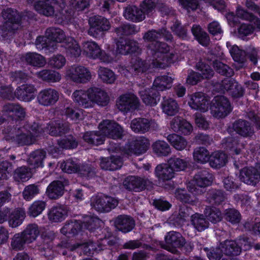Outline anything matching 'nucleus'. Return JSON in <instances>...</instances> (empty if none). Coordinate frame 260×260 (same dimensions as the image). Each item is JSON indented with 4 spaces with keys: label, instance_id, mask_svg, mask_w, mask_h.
Here are the masks:
<instances>
[{
    "label": "nucleus",
    "instance_id": "72a5a7b5",
    "mask_svg": "<svg viewBox=\"0 0 260 260\" xmlns=\"http://www.w3.org/2000/svg\"><path fill=\"white\" fill-rule=\"evenodd\" d=\"M191 214V209L185 205L181 206L178 212L174 213L171 218L176 226H181L186 221Z\"/></svg>",
    "mask_w": 260,
    "mask_h": 260
},
{
    "label": "nucleus",
    "instance_id": "412c9836",
    "mask_svg": "<svg viewBox=\"0 0 260 260\" xmlns=\"http://www.w3.org/2000/svg\"><path fill=\"white\" fill-rule=\"evenodd\" d=\"M150 146L149 141L145 137H142L136 140L131 142L127 146L126 149L129 154H136L137 155L144 153Z\"/></svg>",
    "mask_w": 260,
    "mask_h": 260
},
{
    "label": "nucleus",
    "instance_id": "2eb2a0df",
    "mask_svg": "<svg viewBox=\"0 0 260 260\" xmlns=\"http://www.w3.org/2000/svg\"><path fill=\"white\" fill-rule=\"evenodd\" d=\"M59 97V92L56 90L48 88L40 91L37 95V100L40 105L49 107L55 105Z\"/></svg>",
    "mask_w": 260,
    "mask_h": 260
},
{
    "label": "nucleus",
    "instance_id": "338daca9",
    "mask_svg": "<svg viewBox=\"0 0 260 260\" xmlns=\"http://www.w3.org/2000/svg\"><path fill=\"white\" fill-rule=\"evenodd\" d=\"M204 213L207 219L214 223L219 222L222 218L220 210L215 207H206Z\"/></svg>",
    "mask_w": 260,
    "mask_h": 260
},
{
    "label": "nucleus",
    "instance_id": "79ce46f5",
    "mask_svg": "<svg viewBox=\"0 0 260 260\" xmlns=\"http://www.w3.org/2000/svg\"><path fill=\"white\" fill-rule=\"evenodd\" d=\"M139 93L142 100L146 105L150 106L156 105V99L159 96V92L156 91L153 87L142 90Z\"/></svg>",
    "mask_w": 260,
    "mask_h": 260
},
{
    "label": "nucleus",
    "instance_id": "f03ea898",
    "mask_svg": "<svg viewBox=\"0 0 260 260\" xmlns=\"http://www.w3.org/2000/svg\"><path fill=\"white\" fill-rule=\"evenodd\" d=\"M2 16L5 21L0 27V36L6 38L19 28L21 16L16 10L12 8L4 9Z\"/></svg>",
    "mask_w": 260,
    "mask_h": 260
},
{
    "label": "nucleus",
    "instance_id": "e433bc0d",
    "mask_svg": "<svg viewBox=\"0 0 260 260\" xmlns=\"http://www.w3.org/2000/svg\"><path fill=\"white\" fill-rule=\"evenodd\" d=\"M174 79L168 75L157 77L154 80L152 87L156 91H164L170 89Z\"/></svg>",
    "mask_w": 260,
    "mask_h": 260
},
{
    "label": "nucleus",
    "instance_id": "4d7b16f0",
    "mask_svg": "<svg viewBox=\"0 0 260 260\" xmlns=\"http://www.w3.org/2000/svg\"><path fill=\"white\" fill-rule=\"evenodd\" d=\"M139 31V28L134 24H122L115 28L114 32L118 37L135 34Z\"/></svg>",
    "mask_w": 260,
    "mask_h": 260
},
{
    "label": "nucleus",
    "instance_id": "4c0bfd02",
    "mask_svg": "<svg viewBox=\"0 0 260 260\" xmlns=\"http://www.w3.org/2000/svg\"><path fill=\"white\" fill-rule=\"evenodd\" d=\"M22 60L33 67L42 68L46 63L45 58L37 53H27L22 57Z\"/></svg>",
    "mask_w": 260,
    "mask_h": 260
},
{
    "label": "nucleus",
    "instance_id": "6ab92c4d",
    "mask_svg": "<svg viewBox=\"0 0 260 260\" xmlns=\"http://www.w3.org/2000/svg\"><path fill=\"white\" fill-rule=\"evenodd\" d=\"M161 37L168 42H171L173 38L171 32L166 28L162 27L158 30L152 29L148 30L144 34L143 39L145 42L150 43L158 41L157 40Z\"/></svg>",
    "mask_w": 260,
    "mask_h": 260
},
{
    "label": "nucleus",
    "instance_id": "dca6fc26",
    "mask_svg": "<svg viewBox=\"0 0 260 260\" xmlns=\"http://www.w3.org/2000/svg\"><path fill=\"white\" fill-rule=\"evenodd\" d=\"M70 126L68 122L63 120H55L51 121L45 127L46 132L51 136H62L69 131Z\"/></svg>",
    "mask_w": 260,
    "mask_h": 260
},
{
    "label": "nucleus",
    "instance_id": "423d86ee",
    "mask_svg": "<svg viewBox=\"0 0 260 260\" xmlns=\"http://www.w3.org/2000/svg\"><path fill=\"white\" fill-rule=\"evenodd\" d=\"M64 0H42L34 5V8L39 14L46 16H51L56 11H60L65 8Z\"/></svg>",
    "mask_w": 260,
    "mask_h": 260
},
{
    "label": "nucleus",
    "instance_id": "a18cd8bd",
    "mask_svg": "<svg viewBox=\"0 0 260 260\" xmlns=\"http://www.w3.org/2000/svg\"><path fill=\"white\" fill-rule=\"evenodd\" d=\"M64 47L67 55L71 57H79L81 53V48L78 43L71 37H68L64 42Z\"/></svg>",
    "mask_w": 260,
    "mask_h": 260
},
{
    "label": "nucleus",
    "instance_id": "49530a36",
    "mask_svg": "<svg viewBox=\"0 0 260 260\" xmlns=\"http://www.w3.org/2000/svg\"><path fill=\"white\" fill-rule=\"evenodd\" d=\"M204 250L206 252L207 256L209 260H232L231 258L222 257L224 254L221 243L216 247L204 248Z\"/></svg>",
    "mask_w": 260,
    "mask_h": 260
},
{
    "label": "nucleus",
    "instance_id": "1a4fd4ad",
    "mask_svg": "<svg viewBox=\"0 0 260 260\" xmlns=\"http://www.w3.org/2000/svg\"><path fill=\"white\" fill-rule=\"evenodd\" d=\"M118 204V201L114 198L107 196H98L91 198L90 205L98 212H108L114 209Z\"/></svg>",
    "mask_w": 260,
    "mask_h": 260
},
{
    "label": "nucleus",
    "instance_id": "09e8293b",
    "mask_svg": "<svg viewBox=\"0 0 260 260\" xmlns=\"http://www.w3.org/2000/svg\"><path fill=\"white\" fill-rule=\"evenodd\" d=\"M83 139L87 143L95 145L103 144L105 141L103 135L101 131L87 132L83 135Z\"/></svg>",
    "mask_w": 260,
    "mask_h": 260
},
{
    "label": "nucleus",
    "instance_id": "393cba45",
    "mask_svg": "<svg viewBox=\"0 0 260 260\" xmlns=\"http://www.w3.org/2000/svg\"><path fill=\"white\" fill-rule=\"evenodd\" d=\"M116 228L123 233H127L135 226V221L133 217L127 215H118L114 220Z\"/></svg>",
    "mask_w": 260,
    "mask_h": 260
},
{
    "label": "nucleus",
    "instance_id": "bf43d9fd",
    "mask_svg": "<svg viewBox=\"0 0 260 260\" xmlns=\"http://www.w3.org/2000/svg\"><path fill=\"white\" fill-rule=\"evenodd\" d=\"M81 225L80 222L76 220L67 222L61 228V232L64 235L74 236L78 234L81 230Z\"/></svg>",
    "mask_w": 260,
    "mask_h": 260
},
{
    "label": "nucleus",
    "instance_id": "f8f14e48",
    "mask_svg": "<svg viewBox=\"0 0 260 260\" xmlns=\"http://www.w3.org/2000/svg\"><path fill=\"white\" fill-rule=\"evenodd\" d=\"M67 75L74 82L86 83L91 79L89 70L82 66H73L67 71Z\"/></svg>",
    "mask_w": 260,
    "mask_h": 260
},
{
    "label": "nucleus",
    "instance_id": "58836bf2",
    "mask_svg": "<svg viewBox=\"0 0 260 260\" xmlns=\"http://www.w3.org/2000/svg\"><path fill=\"white\" fill-rule=\"evenodd\" d=\"M233 129L237 134L244 137L250 136L253 133V130L249 122L239 119L233 123Z\"/></svg>",
    "mask_w": 260,
    "mask_h": 260
},
{
    "label": "nucleus",
    "instance_id": "473e14b6",
    "mask_svg": "<svg viewBox=\"0 0 260 260\" xmlns=\"http://www.w3.org/2000/svg\"><path fill=\"white\" fill-rule=\"evenodd\" d=\"M83 47L84 51L86 52L89 57L93 59L99 58L105 61L104 58L105 52L102 51L100 46L95 42L87 41L84 42Z\"/></svg>",
    "mask_w": 260,
    "mask_h": 260
},
{
    "label": "nucleus",
    "instance_id": "a878e982",
    "mask_svg": "<svg viewBox=\"0 0 260 260\" xmlns=\"http://www.w3.org/2000/svg\"><path fill=\"white\" fill-rule=\"evenodd\" d=\"M88 94L91 106L93 103L101 106L106 105L109 102V97L107 93L100 88L93 87L88 89Z\"/></svg>",
    "mask_w": 260,
    "mask_h": 260
},
{
    "label": "nucleus",
    "instance_id": "f704fd0d",
    "mask_svg": "<svg viewBox=\"0 0 260 260\" xmlns=\"http://www.w3.org/2000/svg\"><path fill=\"white\" fill-rule=\"evenodd\" d=\"M221 247H222L224 254L229 258L239 255L241 252V248L236 241L225 240L221 242Z\"/></svg>",
    "mask_w": 260,
    "mask_h": 260
},
{
    "label": "nucleus",
    "instance_id": "20e7f679",
    "mask_svg": "<svg viewBox=\"0 0 260 260\" xmlns=\"http://www.w3.org/2000/svg\"><path fill=\"white\" fill-rule=\"evenodd\" d=\"M57 248L58 253L63 255H67L69 252L81 248L84 254L91 256L94 251H96L97 249L95 243H93L91 241L83 243H76L73 245H71L67 242L62 241L57 244Z\"/></svg>",
    "mask_w": 260,
    "mask_h": 260
},
{
    "label": "nucleus",
    "instance_id": "9b49d317",
    "mask_svg": "<svg viewBox=\"0 0 260 260\" xmlns=\"http://www.w3.org/2000/svg\"><path fill=\"white\" fill-rule=\"evenodd\" d=\"M123 185L125 188L129 191L140 192L151 187L152 183L147 178L129 176L124 179Z\"/></svg>",
    "mask_w": 260,
    "mask_h": 260
},
{
    "label": "nucleus",
    "instance_id": "2f4dec72",
    "mask_svg": "<svg viewBox=\"0 0 260 260\" xmlns=\"http://www.w3.org/2000/svg\"><path fill=\"white\" fill-rule=\"evenodd\" d=\"M122 164L123 161L120 156L112 155L110 157L102 158L100 166L102 169L114 171L120 168Z\"/></svg>",
    "mask_w": 260,
    "mask_h": 260
},
{
    "label": "nucleus",
    "instance_id": "5701e85b",
    "mask_svg": "<svg viewBox=\"0 0 260 260\" xmlns=\"http://www.w3.org/2000/svg\"><path fill=\"white\" fill-rule=\"evenodd\" d=\"M4 115L11 117L13 119H22L25 115V110L19 104L9 103L4 106Z\"/></svg>",
    "mask_w": 260,
    "mask_h": 260
},
{
    "label": "nucleus",
    "instance_id": "39448f33",
    "mask_svg": "<svg viewBox=\"0 0 260 260\" xmlns=\"http://www.w3.org/2000/svg\"><path fill=\"white\" fill-rule=\"evenodd\" d=\"M212 181V174L207 170H203L194 175L193 182H189L187 185V188L189 192L194 195L201 194L203 192L197 188L195 185L201 188H205L210 185Z\"/></svg>",
    "mask_w": 260,
    "mask_h": 260
},
{
    "label": "nucleus",
    "instance_id": "774afa93",
    "mask_svg": "<svg viewBox=\"0 0 260 260\" xmlns=\"http://www.w3.org/2000/svg\"><path fill=\"white\" fill-rule=\"evenodd\" d=\"M46 203L43 201H36L30 206L28 210V215L36 217L40 215L45 209Z\"/></svg>",
    "mask_w": 260,
    "mask_h": 260
},
{
    "label": "nucleus",
    "instance_id": "aec40b11",
    "mask_svg": "<svg viewBox=\"0 0 260 260\" xmlns=\"http://www.w3.org/2000/svg\"><path fill=\"white\" fill-rule=\"evenodd\" d=\"M188 104L191 109L204 112L208 110L209 102L202 92H196L189 96Z\"/></svg>",
    "mask_w": 260,
    "mask_h": 260
},
{
    "label": "nucleus",
    "instance_id": "b1692460",
    "mask_svg": "<svg viewBox=\"0 0 260 260\" xmlns=\"http://www.w3.org/2000/svg\"><path fill=\"white\" fill-rule=\"evenodd\" d=\"M171 128L175 132L188 135L192 132L191 124L181 117H175L170 122Z\"/></svg>",
    "mask_w": 260,
    "mask_h": 260
},
{
    "label": "nucleus",
    "instance_id": "603ef678",
    "mask_svg": "<svg viewBox=\"0 0 260 260\" xmlns=\"http://www.w3.org/2000/svg\"><path fill=\"white\" fill-rule=\"evenodd\" d=\"M209 164L211 167L219 168L227 162V156L222 152H215L210 155Z\"/></svg>",
    "mask_w": 260,
    "mask_h": 260
},
{
    "label": "nucleus",
    "instance_id": "8fccbe9b",
    "mask_svg": "<svg viewBox=\"0 0 260 260\" xmlns=\"http://www.w3.org/2000/svg\"><path fill=\"white\" fill-rule=\"evenodd\" d=\"M21 233L25 237V240H27V243H31L39 236L40 230L37 224L30 223L28 224Z\"/></svg>",
    "mask_w": 260,
    "mask_h": 260
},
{
    "label": "nucleus",
    "instance_id": "bb28decb",
    "mask_svg": "<svg viewBox=\"0 0 260 260\" xmlns=\"http://www.w3.org/2000/svg\"><path fill=\"white\" fill-rule=\"evenodd\" d=\"M240 179L244 183L251 185H255L259 180V174L256 169L244 168L240 171Z\"/></svg>",
    "mask_w": 260,
    "mask_h": 260
},
{
    "label": "nucleus",
    "instance_id": "0e129e2a",
    "mask_svg": "<svg viewBox=\"0 0 260 260\" xmlns=\"http://www.w3.org/2000/svg\"><path fill=\"white\" fill-rule=\"evenodd\" d=\"M154 152L158 156H167L171 153V149L168 144L164 141H157L152 145Z\"/></svg>",
    "mask_w": 260,
    "mask_h": 260
},
{
    "label": "nucleus",
    "instance_id": "c756f323",
    "mask_svg": "<svg viewBox=\"0 0 260 260\" xmlns=\"http://www.w3.org/2000/svg\"><path fill=\"white\" fill-rule=\"evenodd\" d=\"M117 52L120 54L126 55L130 53H134L139 49L137 41L127 39L119 41L116 43Z\"/></svg>",
    "mask_w": 260,
    "mask_h": 260
},
{
    "label": "nucleus",
    "instance_id": "4468645a",
    "mask_svg": "<svg viewBox=\"0 0 260 260\" xmlns=\"http://www.w3.org/2000/svg\"><path fill=\"white\" fill-rule=\"evenodd\" d=\"M131 127L135 133L144 134L151 129L156 130L158 128V124L152 119L138 118L131 121Z\"/></svg>",
    "mask_w": 260,
    "mask_h": 260
},
{
    "label": "nucleus",
    "instance_id": "13d9d810",
    "mask_svg": "<svg viewBox=\"0 0 260 260\" xmlns=\"http://www.w3.org/2000/svg\"><path fill=\"white\" fill-rule=\"evenodd\" d=\"M163 112L169 116H173L178 112V105L172 99H164L161 103Z\"/></svg>",
    "mask_w": 260,
    "mask_h": 260
},
{
    "label": "nucleus",
    "instance_id": "69168bd1",
    "mask_svg": "<svg viewBox=\"0 0 260 260\" xmlns=\"http://www.w3.org/2000/svg\"><path fill=\"white\" fill-rule=\"evenodd\" d=\"M210 153L207 149L203 147H197L193 152L194 160L201 164H205L210 159Z\"/></svg>",
    "mask_w": 260,
    "mask_h": 260
},
{
    "label": "nucleus",
    "instance_id": "f3484780",
    "mask_svg": "<svg viewBox=\"0 0 260 260\" xmlns=\"http://www.w3.org/2000/svg\"><path fill=\"white\" fill-rule=\"evenodd\" d=\"M146 48L148 53L152 55L151 62L159 60L170 51V46L167 43L158 41L148 43Z\"/></svg>",
    "mask_w": 260,
    "mask_h": 260
},
{
    "label": "nucleus",
    "instance_id": "de8ad7c7",
    "mask_svg": "<svg viewBox=\"0 0 260 260\" xmlns=\"http://www.w3.org/2000/svg\"><path fill=\"white\" fill-rule=\"evenodd\" d=\"M9 224L12 228L20 225L25 217V212L23 209L17 208L10 213Z\"/></svg>",
    "mask_w": 260,
    "mask_h": 260
},
{
    "label": "nucleus",
    "instance_id": "3c124183",
    "mask_svg": "<svg viewBox=\"0 0 260 260\" xmlns=\"http://www.w3.org/2000/svg\"><path fill=\"white\" fill-rule=\"evenodd\" d=\"M167 139L171 145L177 150L181 151L184 149L187 145L186 140L182 136L176 134L169 135Z\"/></svg>",
    "mask_w": 260,
    "mask_h": 260
},
{
    "label": "nucleus",
    "instance_id": "e2e57ef3",
    "mask_svg": "<svg viewBox=\"0 0 260 260\" xmlns=\"http://www.w3.org/2000/svg\"><path fill=\"white\" fill-rule=\"evenodd\" d=\"M98 73L99 78L104 83L112 84L116 80V76L114 72L108 68L100 67Z\"/></svg>",
    "mask_w": 260,
    "mask_h": 260
},
{
    "label": "nucleus",
    "instance_id": "7ed1b4c3",
    "mask_svg": "<svg viewBox=\"0 0 260 260\" xmlns=\"http://www.w3.org/2000/svg\"><path fill=\"white\" fill-rule=\"evenodd\" d=\"M165 243H159L160 247L167 251L176 254H178V249L182 248L186 244L185 238L181 233L175 231L168 232L165 238Z\"/></svg>",
    "mask_w": 260,
    "mask_h": 260
},
{
    "label": "nucleus",
    "instance_id": "6e6d98bb",
    "mask_svg": "<svg viewBox=\"0 0 260 260\" xmlns=\"http://www.w3.org/2000/svg\"><path fill=\"white\" fill-rule=\"evenodd\" d=\"M38 77L48 82H57L61 79V75L57 72L50 70H43L37 74Z\"/></svg>",
    "mask_w": 260,
    "mask_h": 260
},
{
    "label": "nucleus",
    "instance_id": "cd10ccee",
    "mask_svg": "<svg viewBox=\"0 0 260 260\" xmlns=\"http://www.w3.org/2000/svg\"><path fill=\"white\" fill-rule=\"evenodd\" d=\"M151 67H152L151 62H147L139 57H135L131 59L128 68L129 72L132 74L139 75L146 72Z\"/></svg>",
    "mask_w": 260,
    "mask_h": 260
},
{
    "label": "nucleus",
    "instance_id": "ddd939ff",
    "mask_svg": "<svg viewBox=\"0 0 260 260\" xmlns=\"http://www.w3.org/2000/svg\"><path fill=\"white\" fill-rule=\"evenodd\" d=\"M10 137L13 141L20 145H30L35 141V138L30 134V132L27 129V126L24 125L15 127L12 129Z\"/></svg>",
    "mask_w": 260,
    "mask_h": 260
},
{
    "label": "nucleus",
    "instance_id": "c03bdc74",
    "mask_svg": "<svg viewBox=\"0 0 260 260\" xmlns=\"http://www.w3.org/2000/svg\"><path fill=\"white\" fill-rule=\"evenodd\" d=\"M177 59V55L171 53L164 54L159 60L151 62L152 68L165 69L172 63H173Z\"/></svg>",
    "mask_w": 260,
    "mask_h": 260
},
{
    "label": "nucleus",
    "instance_id": "5fc2aeb1",
    "mask_svg": "<svg viewBox=\"0 0 260 260\" xmlns=\"http://www.w3.org/2000/svg\"><path fill=\"white\" fill-rule=\"evenodd\" d=\"M222 145L227 150L230 151L233 155L239 154L241 152V147H243L242 144H239L237 140L232 137L224 139Z\"/></svg>",
    "mask_w": 260,
    "mask_h": 260
},
{
    "label": "nucleus",
    "instance_id": "6e6552de",
    "mask_svg": "<svg viewBox=\"0 0 260 260\" xmlns=\"http://www.w3.org/2000/svg\"><path fill=\"white\" fill-rule=\"evenodd\" d=\"M88 21L90 25L88 34L95 38L100 37L103 32L108 31L111 27L109 20L101 16L91 17Z\"/></svg>",
    "mask_w": 260,
    "mask_h": 260
},
{
    "label": "nucleus",
    "instance_id": "052dcab7",
    "mask_svg": "<svg viewBox=\"0 0 260 260\" xmlns=\"http://www.w3.org/2000/svg\"><path fill=\"white\" fill-rule=\"evenodd\" d=\"M207 199L211 204L218 205L225 201V196L223 190L212 189L208 192Z\"/></svg>",
    "mask_w": 260,
    "mask_h": 260
},
{
    "label": "nucleus",
    "instance_id": "c9c22d12",
    "mask_svg": "<svg viewBox=\"0 0 260 260\" xmlns=\"http://www.w3.org/2000/svg\"><path fill=\"white\" fill-rule=\"evenodd\" d=\"M67 215L68 210L63 206L53 207L48 213V219L54 222L62 221L66 218Z\"/></svg>",
    "mask_w": 260,
    "mask_h": 260
},
{
    "label": "nucleus",
    "instance_id": "864d4df0",
    "mask_svg": "<svg viewBox=\"0 0 260 260\" xmlns=\"http://www.w3.org/2000/svg\"><path fill=\"white\" fill-rule=\"evenodd\" d=\"M191 223L194 228L199 232H202L208 229L209 222L203 214L196 213L191 215Z\"/></svg>",
    "mask_w": 260,
    "mask_h": 260
},
{
    "label": "nucleus",
    "instance_id": "a19ab883",
    "mask_svg": "<svg viewBox=\"0 0 260 260\" xmlns=\"http://www.w3.org/2000/svg\"><path fill=\"white\" fill-rule=\"evenodd\" d=\"M46 152L42 149H37L32 151L27 159V162L33 168L43 167V160L45 158Z\"/></svg>",
    "mask_w": 260,
    "mask_h": 260
},
{
    "label": "nucleus",
    "instance_id": "0eeeda50",
    "mask_svg": "<svg viewBox=\"0 0 260 260\" xmlns=\"http://www.w3.org/2000/svg\"><path fill=\"white\" fill-rule=\"evenodd\" d=\"M232 111V107L228 99L222 95L216 96L212 101L211 112L216 118H223Z\"/></svg>",
    "mask_w": 260,
    "mask_h": 260
},
{
    "label": "nucleus",
    "instance_id": "9d476101",
    "mask_svg": "<svg viewBox=\"0 0 260 260\" xmlns=\"http://www.w3.org/2000/svg\"><path fill=\"white\" fill-rule=\"evenodd\" d=\"M99 129L104 138L107 137L113 139L121 138L123 129L121 126L113 120H103L99 125Z\"/></svg>",
    "mask_w": 260,
    "mask_h": 260
},
{
    "label": "nucleus",
    "instance_id": "680f3d73",
    "mask_svg": "<svg viewBox=\"0 0 260 260\" xmlns=\"http://www.w3.org/2000/svg\"><path fill=\"white\" fill-rule=\"evenodd\" d=\"M31 177L30 169L26 166L17 168L13 174V178L16 181L25 182Z\"/></svg>",
    "mask_w": 260,
    "mask_h": 260
},
{
    "label": "nucleus",
    "instance_id": "c85d7f7f",
    "mask_svg": "<svg viewBox=\"0 0 260 260\" xmlns=\"http://www.w3.org/2000/svg\"><path fill=\"white\" fill-rule=\"evenodd\" d=\"M35 86L31 84H24L18 87L15 91V96L19 100L29 102L34 99Z\"/></svg>",
    "mask_w": 260,
    "mask_h": 260
},
{
    "label": "nucleus",
    "instance_id": "a211bd4d",
    "mask_svg": "<svg viewBox=\"0 0 260 260\" xmlns=\"http://www.w3.org/2000/svg\"><path fill=\"white\" fill-rule=\"evenodd\" d=\"M139 106V100L133 94H125L121 95L117 102L118 109L127 113L131 110L136 109Z\"/></svg>",
    "mask_w": 260,
    "mask_h": 260
},
{
    "label": "nucleus",
    "instance_id": "4be33fe9",
    "mask_svg": "<svg viewBox=\"0 0 260 260\" xmlns=\"http://www.w3.org/2000/svg\"><path fill=\"white\" fill-rule=\"evenodd\" d=\"M69 184L68 180L63 182L55 180L51 182L48 186L46 193L47 196L51 200H56L61 197L64 192V186Z\"/></svg>",
    "mask_w": 260,
    "mask_h": 260
},
{
    "label": "nucleus",
    "instance_id": "37998d69",
    "mask_svg": "<svg viewBox=\"0 0 260 260\" xmlns=\"http://www.w3.org/2000/svg\"><path fill=\"white\" fill-rule=\"evenodd\" d=\"M74 101L85 108L91 107V102L88 94V89L86 90H78L75 91L72 94Z\"/></svg>",
    "mask_w": 260,
    "mask_h": 260
},
{
    "label": "nucleus",
    "instance_id": "ea45409f",
    "mask_svg": "<svg viewBox=\"0 0 260 260\" xmlns=\"http://www.w3.org/2000/svg\"><path fill=\"white\" fill-rule=\"evenodd\" d=\"M175 172L169 163L160 164L155 168V174L160 179L169 180L174 176Z\"/></svg>",
    "mask_w": 260,
    "mask_h": 260
},
{
    "label": "nucleus",
    "instance_id": "f257e3e1",
    "mask_svg": "<svg viewBox=\"0 0 260 260\" xmlns=\"http://www.w3.org/2000/svg\"><path fill=\"white\" fill-rule=\"evenodd\" d=\"M67 39L62 30L56 27L46 29L45 36H39L36 39L35 45L38 49H45L49 52H53L57 47V43L65 42Z\"/></svg>",
    "mask_w": 260,
    "mask_h": 260
},
{
    "label": "nucleus",
    "instance_id": "7c9ffc66",
    "mask_svg": "<svg viewBox=\"0 0 260 260\" xmlns=\"http://www.w3.org/2000/svg\"><path fill=\"white\" fill-rule=\"evenodd\" d=\"M123 15L126 19L134 22H141L145 18L143 11L134 5L127 6L124 10Z\"/></svg>",
    "mask_w": 260,
    "mask_h": 260
}]
</instances>
